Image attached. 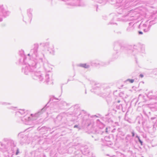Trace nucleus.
I'll return each instance as SVG.
<instances>
[{"label": "nucleus", "mask_w": 157, "mask_h": 157, "mask_svg": "<svg viewBox=\"0 0 157 157\" xmlns=\"http://www.w3.org/2000/svg\"><path fill=\"white\" fill-rule=\"evenodd\" d=\"M81 66L85 68H87L89 67L88 65H86V64H83L81 65Z\"/></svg>", "instance_id": "nucleus-1"}, {"label": "nucleus", "mask_w": 157, "mask_h": 157, "mask_svg": "<svg viewBox=\"0 0 157 157\" xmlns=\"http://www.w3.org/2000/svg\"><path fill=\"white\" fill-rule=\"evenodd\" d=\"M127 81L129 82H130L131 83H132L134 82V79H128L127 80Z\"/></svg>", "instance_id": "nucleus-2"}, {"label": "nucleus", "mask_w": 157, "mask_h": 157, "mask_svg": "<svg viewBox=\"0 0 157 157\" xmlns=\"http://www.w3.org/2000/svg\"><path fill=\"white\" fill-rule=\"evenodd\" d=\"M136 137L138 138V140H139L141 144V145H142V142L141 140L140 139L139 137L138 136H137Z\"/></svg>", "instance_id": "nucleus-3"}, {"label": "nucleus", "mask_w": 157, "mask_h": 157, "mask_svg": "<svg viewBox=\"0 0 157 157\" xmlns=\"http://www.w3.org/2000/svg\"><path fill=\"white\" fill-rule=\"evenodd\" d=\"M19 153V150L18 149H17V150L16 154V155H17Z\"/></svg>", "instance_id": "nucleus-4"}, {"label": "nucleus", "mask_w": 157, "mask_h": 157, "mask_svg": "<svg viewBox=\"0 0 157 157\" xmlns=\"http://www.w3.org/2000/svg\"><path fill=\"white\" fill-rule=\"evenodd\" d=\"M140 76L141 78H143L144 76L142 74H140Z\"/></svg>", "instance_id": "nucleus-5"}, {"label": "nucleus", "mask_w": 157, "mask_h": 157, "mask_svg": "<svg viewBox=\"0 0 157 157\" xmlns=\"http://www.w3.org/2000/svg\"><path fill=\"white\" fill-rule=\"evenodd\" d=\"M132 136H133V137L134 136V135H135L134 132H132Z\"/></svg>", "instance_id": "nucleus-6"}, {"label": "nucleus", "mask_w": 157, "mask_h": 157, "mask_svg": "<svg viewBox=\"0 0 157 157\" xmlns=\"http://www.w3.org/2000/svg\"><path fill=\"white\" fill-rule=\"evenodd\" d=\"M139 33L140 34H142L143 33L142 32H139Z\"/></svg>", "instance_id": "nucleus-7"}, {"label": "nucleus", "mask_w": 157, "mask_h": 157, "mask_svg": "<svg viewBox=\"0 0 157 157\" xmlns=\"http://www.w3.org/2000/svg\"><path fill=\"white\" fill-rule=\"evenodd\" d=\"M76 127H77V126L76 125H75V126H74L75 128Z\"/></svg>", "instance_id": "nucleus-8"}]
</instances>
